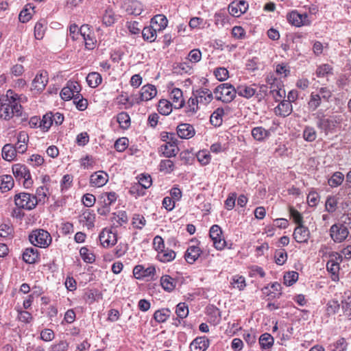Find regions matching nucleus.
<instances>
[{"instance_id": "nucleus-1", "label": "nucleus", "mask_w": 351, "mask_h": 351, "mask_svg": "<svg viewBox=\"0 0 351 351\" xmlns=\"http://www.w3.org/2000/svg\"><path fill=\"white\" fill-rule=\"evenodd\" d=\"M21 98L13 90H8L5 95H0V118L10 120L12 118L27 120V115L21 105Z\"/></svg>"}, {"instance_id": "nucleus-2", "label": "nucleus", "mask_w": 351, "mask_h": 351, "mask_svg": "<svg viewBox=\"0 0 351 351\" xmlns=\"http://www.w3.org/2000/svg\"><path fill=\"white\" fill-rule=\"evenodd\" d=\"M213 93L217 100L224 103H230L236 97L237 90L232 84L224 83L217 86L215 88Z\"/></svg>"}, {"instance_id": "nucleus-3", "label": "nucleus", "mask_w": 351, "mask_h": 351, "mask_svg": "<svg viewBox=\"0 0 351 351\" xmlns=\"http://www.w3.org/2000/svg\"><path fill=\"white\" fill-rule=\"evenodd\" d=\"M341 121L342 119L340 116L332 115L326 117L324 115H318L317 125L318 128L327 135L329 132H333L337 127L341 124Z\"/></svg>"}, {"instance_id": "nucleus-4", "label": "nucleus", "mask_w": 351, "mask_h": 351, "mask_svg": "<svg viewBox=\"0 0 351 351\" xmlns=\"http://www.w3.org/2000/svg\"><path fill=\"white\" fill-rule=\"evenodd\" d=\"M29 240L34 246L45 248L50 245L51 237L46 230L36 229L29 234Z\"/></svg>"}, {"instance_id": "nucleus-5", "label": "nucleus", "mask_w": 351, "mask_h": 351, "mask_svg": "<svg viewBox=\"0 0 351 351\" xmlns=\"http://www.w3.org/2000/svg\"><path fill=\"white\" fill-rule=\"evenodd\" d=\"M343 261L342 255L337 252H331L329 254V260L326 263V269L331 274L332 280L339 279L340 263Z\"/></svg>"}, {"instance_id": "nucleus-6", "label": "nucleus", "mask_w": 351, "mask_h": 351, "mask_svg": "<svg viewBox=\"0 0 351 351\" xmlns=\"http://www.w3.org/2000/svg\"><path fill=\"white\" fill-rule=\"evenodd\" d=\"M15 205L19 208L30 210L38 204L36 197L27 193H20L14 196Z\"/></svg>"}, {"instance_id": "nucleus-7", "label": "nucleus", "mask_w": 351, "mask_h": 351, "mask_svg": "<svg viewBox=\"0 0 351 351\" xmlns=\"http://www.w3.org/2000/svg\"><path fill=\"white\" fill-rule=\"evenodd\" d=\"M329 233L331 239L337 243H343L350 234L347 226L341 223H336L332 225Z\"/></svg>"}, {"instance_id": "nucleus-8", "label": "nucleus", "mask_w": 351, "mask_h": 351, "mask_svg": "<svg viewBox=\"0 0 351 351\" xmlns=\"http://www.w3.org/2000/svg\"><path fill=\"white\" fill-rule=\"evenodd\" d=\"M12 172L15 178L18 180H24L23 185L26 188H29L33 184V180L28 168L20 163L12 166Z\"/></svg>"}, {"instance_id": "nucleus-9", "label": "nucleus", "mask_w": 351, "mask_h": 351, "mask_svg": "<svg viewBox=\"0 0 351 351\" xmlns=\"http://www.w3.org/2000/svg\"><path fill=\"white\" fill-rule=\"evenodd\" d=\"M209 235L215 249L222 250L225 248L226 242L222 235V230L219 226H212L210 228Z\"/></svg>"}, {"instance_id": "nucleus-10", "label": "nucleus", "mask_w": 351, "mask_h": 351, "mask_svg": "<svg viewBox=\"0 0 351 351\" xmlns=\"http://www.w3.org/2000/svg\"><path fill=\"white\" fill-rule=\"evenodd\" d=\"M287 18L292 25L298 27L307 26L311 24L308 15L306 13H299L297 10L291 12Z\"/></svg>"}, {"instance_id": "nucleus-11", "label": "nucleus", "mask_w": 351, "mask_h": 351, "mask_svg": "<svg viewBox=\"0 0 351 351\" xmlns=\"http://www.w3.org/2000/svg\"><path fill=\"white\" fill-rule=\"evenodd\" d=\"M121 8L130 15L138 16L143 10V5L141 2L137 0H125Z\"/></svg>"}, {"instance_id": "nucleus-12", "label": "nucleus", "mask_w": 351, "mask_h": 351, "mask_svg": "<svg viewBox=\"0 0 351 351\" xmlns=\"http://www.w3.org/2000/svg\"><path fill=\"white\" fill-rule=\"evenodd\" d=\"M157 94V90L155 86L152 84H147L143 86L140 91L139 97L136 99V102L147 101L151 100Z\"/></svg>"}, {"instance_id": "nucleus-13", "label": "nucleus", "mask_w": 351, "mask_h": 351, "mask_svg": "<svg viewBox=\"0 0 351 351\" xmlns=\"http://www.w3.org/2000/svg\"><path fill=\"white\" fill-rule=\"evenodd\" d=\"M248 8V4L246 1L241 0L239 2H232L228 5V12L230 14L234 17H239L245 13Z\"/></svg>"}, {"instance_id": "nucleus-14", "label": "nucleus", "mask_w": 351, "mask_h": 351, "mask_svg": "<svg viewBox=\"0 0 351 351\" xmlns=\"http://www.w3.org/2000/svg\"><path fill=\"white\" fill-rule=\"evenodd\" d=\"M99 239L104 247L113 246L117 241L116 234L107 230H102L99 234Z\"/></svg>"}, {"instance_id": "nucleus-15", "label": "nucleus", "mask_w": 351, "mask_h": 351, "mask_svg": "<svg viewBox=\"0 0 351 351\" xmlns=\"http://www.w3.org/2000/svg\"><path fill=\"white\" fill-rule=\"evenodd\" d=\"M193 96L198 99L200 104L207 105L213 99V93L208 88H201L195 91H193Z\"/></svg>"}, {"instance_id": "nucleus-16", "label": "nucleus", "mask_w": 351, "mask_h": 351, "mask_svg": "<svg viewBox=\"0 0 351 351\" xmlns=\"http://www.w3.org/2000/svg\"><path fill=\"white\" fill-rule=\"evenodd\" d=\"M108 181V175L103 171L95 172L90 178V185L95 187H101L104 186Z\"/></svg>"}, {"instance_id": "nucleus-17", "label": "nucleus", "mask_w": 351, "mask_h": 351, "mask_svg": "<svg viewBox=\"0 0 351 351\" xmlns=\"http://www.w3.org/2000/svg\"><path fill=\"white\" fill-rule=\"evenodd\" d=\"M293 239L298 243H306L310 237V232L304 225L296 226L293 234Z\"/></svg>"}, {"instance_id": "nucleus-18", "label": "nucleus", "mask_w": 351, "mask_h": 351, "mask_svg": "<svg viewBox=\"0 0 351 351\" xmlns=\"http://www.w3.org/2000/svg\"><path fill=\"white\" fill-rule=\"evenodd\" d=\"M177 134L181 138H191L195 134L193 126L189 123H181L177 127Z\"/></svg>"}, {"instance_id": "nucleus-19", "label": "nucleus", "mask_w": 351, "mask_h": 351, "mask_svg": "<svg viewBox=\"0 0 351 351\" xmlns=\"http://www.w3.org/2000/svg\"><path fill=\"white\" fill-rule=\"evenodd\" d=\"M202 251L197 245H190L186 250L184 258L189 264L194 263L199 257Z\"/></svg>"}, {"instance_id": "nucleus-20", "label": "nucleus", "mask_w": 351, "mask_h": 351, "mask_svg": "<svg viewBox=\"0 0 351 351\" xmlns=\"http://www.w3.org/2000/svg\"><path fill=\"white\" fill-rule=\"evenodd\" d=\"M156 269L154 266L145 268L143 265H136L133 269L134 276L137 279H141L145 277H150L154 274Z\"/></svg>"}, {"instance_id": "nucleus-21", "label": "nucleus", "mask_w": 351, "mask_h": 351, "mask_svg": "<svg viewBox=\"0 0 351 351\" xmlns=\"http://www.w3.org/2000/svg\"><path fill=\"white\" fill-rule=\"evenodd\" d=\"M89 30V27L88 25H83L80 27V36L83 37V39L85 43V47L91 50L93 49L95 47L96 40L88 34L87 32Z\"/></svg>"}, {"instance_id": "nucleus-22", "label": "nucleus", "mask_w": 351, "mask_h": 351, "mask_svg": "<svg viewBox=\"0 0 351 351\" xmlns=\"http://www.w3.org/2000/svg\"><path fill=\"white\" fill-rule=\"evenodd\" d=\"M209 346V340L206 337L195 338L190 344L191 351H205Z\"/></svg>"}, {"instance_id": "nucleus-23", "label": "nucleus", "mask_w": 351, "mask_h": 351, "mask_svg": "<svg viewBox=\"0 0 351 351\" xmlns=\"http://www.w3.org/2000/svg\"><path fill=\"white\" fill-rule=\"evenodd\" d=\"M170 97L173 101L171 103L175 108H182L184 105V100L183 98L182 91L180 88H173L170 93Z\"/></svg>"}, {"instance_id": "nucleus-24", "label": "nucleus", "mask_w": 351, "mask_h": 351, "mask_svg": "<svg viewBox=\"0 0 351 351\" xmlns=\"http://www.w3.org/2000/svg\"><path fill=\"white\" fill-rule=\"evenodd\" d=\"M48 78L45 74L40 73L36 75L34 79L32 86V89L38 92L43 90L47 84Z\"/></svg>"}, {"instance_id": "nucleus-25", "label": "nucleus", "mask_w": 351, "mask_h": 351, "mask_svg": "<svg viewBox=\"0 0 351 351\" xmlns=\"http://www.w3.org/2000/svg\"><path fill=\"white\" fill-rule=\"evenodd\" d=\"M38 257V250L33 247L27 248L23 254V261L29 264L34 263Z\"/></svg>"}, {"instance_id": "nucleus-26", "label": "nucleus", "mask_w": 351, "mask_h": 351, "mask_svg": "<svg viewBox=\"0 0 351 351\" xmlns=\"http://www.w3.org/2000/svg\"><path fill=\"white\" fill-rule=\"evenodd\" d=\"M177 281L169 275L162 276L160 278V285L163 289L171 292L176 288Z\"/></svg>"}, {"instance_id": "nucleus-27", "label": "nucleus", "mask_w": 351, "mask_h": 351, "mask_svg": "<svg viewBox=\"0 0 351 351\" xmlns=\"http://www.w3.org/2000/svg\"><path fill=\"white\" fill-rule=\"evenodd\" d=\"M255 84H253L252 86H239L237 88V93H238L239 95L245 97V98H251L252 96H254L256 92V89L254 87L255 86Z\"/></svg>"}, {"instance_id": "nucleus-28", "label": "nucleus", "mask_w": 351, "mask_h": 351, "mask_svg": "<svg viewBox=\"0 0 351 351\" xmlns=\"http://www.w3.org/2000/svg\"><path fill=\"white\" fill-rule=\"evenodd\" d=\"M1 155L4 160L12 161L16 156V149L12 144H5L2 148Z\"/></svg>"}, {"instance_id": "nucleus-29", "label": "nucleus", "mask_w": 351, "mask_h": 351, "mask_svg": "<svg viewBox=\"0 0 351 351\" xmlns=\"http://www.w3.org/2000/svg\"><path fill=\"white\" fill-rule=\"evenodd\" d=\"M168 21L163 14H158L151 20V24L156 27L158 31L163 30L167 26Z\"/></svg>"}, {"instance_id": "nucleus-30", "label": "nucleus", "mask_w": 351, "mask_h": 351, "mask_svg": "<svg viewBox=\"0 0 351 351\" xmlns=\"http://www.w3.org/2000/svg\"><path fill=\"white\" fill-rule=\"evenodd\" d=\"M254 138L258 141H263L270 136V132L263 127H256L252 130Z\"/></svg>"}, {"instance_id": "nucleus-31", "label": "nucleus", "mask_w": 351, "mask_h": 351, "mask_svg": "<svg viewBox=\"0 0 351 351\" xmlns=\"http://www.w3.org/2000/svg\"><path fill=\"white\" fill-rule=\"evenodd\" d=\"M14 184V180L11 176L3 175L0 177V190L3 193L12 189Z\"/></svg>"}, {"instance_id": "nucleus-32", "label": "nucleus", "mask_w": 351, "mask_h": 351, "mask_svg": "<svg viewBox=\"0 0 351 351\" xmlns=\"http://www.w3.org/2000/svg\"><path fill=\"white\" fill-rule=\"evenodd\" d=\"M157 31L156 27L151 24L149 26L144 27L142 30L143 37L146 40L153 42L156 38Z\"/></svg>"}, {"instance_id": "nucleus-33", "label": "nucleus", "mask_w": 351, "mask_h": 351, "mask_svg": "<svg viewBox=\"0 0 351 351\" xmlns=\"http://www.w3.org/2000/svg\"><path fill=\"white\" fill-rule=\"evenodd\" d=\"M197 99L192 93V96L189 99L186 106V112L188 114L193 115L198 111L199 102Z\"/></svg>"}, {"instance_id": "nucleus-34", "label": "nucleus", "mask_w": 351, "mask_h": 351, "mask_svg": "<svg viewBox=\"0 0 351 351\" xmlns=\"http://www.w3.org/2000/svg\"><path fill=\"white\" fill-rule=\"evenodd\" d=\"M160 149L163 155L167 158L175 156L179 151L177 144H165L161 145Z\"/></svg>"}, {"instance_id": "nucleus-35", "label": "nucleus", "mask_w": 351, "mask_h": 351, "mask_svg": "<svg viewBox=\"0 0 351 351\" xmlns=\"http://www.w3.org/2000/svg\"><path fill=\"white\" fill-rule=\"evenodd\" d=\"M290 219L296 225L300 226L304 225V217L302 214L293 206L289 207Z\"/></svg>"}, {"instance_id": "nucleus-36", "label": "nucleus", "mask_w": 351, "mask_h": 351, "mask_svg": "<svg viewBox=\"0 0 351 351\" xmlns=\"http://www.w3.org/2000/svg\"><path fill=\"white\" fill-rule=\"evenodd\" d=\"M86 82L91 88L97 87L102 82L101 75L97 72H91L86 77Z\"/></svg>"}, {"instance_id": "nucleus-37", "label": "nucleus", "mask_w": 351, "mask_h": 351, "mask_svg": "<svg viewBox=\"0 0 351 351\" xmlns=\"http://www.w3.org/2000/svg\"><path fill=\"white\" fill-rule=\"evenodd\" d=\"M343 180L344 175L340 171H336L328 180V184L332 188H335L340 186Z\"/></svg>"}, {"instance_id": "nucleus-38", "label": "nucleus", "mask_w": 351, "mask_h": 351, "mask_svg": "<svg viewBox=\"0 0 351 351\" xmlns=\"http://www.w3.org/2000/svg\"><path fill=\"white\" fill-rule=\"evenodd\" d=\"M158 259L163 263L170 262L176 258V252L172 250H162L157 255Z\"/></svg>"}, {"instance_id": "nucleus-39", "label": "nucleus", "mask_w": 351, "mask_h": 351, "mask_svg": "<svg viewBox=\"0 0 351 351\" xmlns=\"http://www.w3.org/2000/svg\"><path fill=\"white\" fill-rule=\"evenodd\" d=\"M224 114L225 112L223 108H217L210 116V123L215 126L221 125L222 123V117L224 115Z\"/></svg>"}, {"instance_id": "nucleus-40", "label": "nucleus", "mask_w": 351, "mask_h": 351, "mask_svg": "<svg viewBox=\"0 0 351 351\" xmlns=\"http://www.w3.org/2000/svg\"><path fill=\"white\" fill-rule=\"evenodd\" d=\"M117 197L118 195L115 192L104 193L100 196L104 207H110L111 204L116 202Z\"/></svg>"}, {"instance_id": "nucleus-41", "label": "nucleus", "mask_w": 351, "mask_h": 351, "mask_svg": "<svg viewBox=\"0 0 351 351\" xmlns=\"http://www.w3.org/2000/svg\"><path fill=\"white\" fill-rule=\"evenodd\" d=\"M259 344L262 349H269L274 344V338L269 333H264L259 337Z\"/></svg>"}, {"instance_id": "nucleus-42", "label": "nucleus", "mask_w": 351, "mask_h": 351, "mask_svg": "<svg viewBox=\"0 0 351 351\" xmlns=\"http://www.w3.org/2000/svg\"><path fill=\"white\" fill-rule=\"evenodd\" d=\"M173 105L166 99H160L158 105V110L162 115H168L172 111Z\"/></svg>"}, {"instance_id": "nucleus-43", "label": "nucleus", "mask_w": 351, "mask_h": 351, "mask_svg": "<svg viewBox=\"0 0 351 351\" xmlns=\"http://www.w3.org/2000/svg\"><path fill=\"white\" fill-rule=\"evenodd\" d=\"M332 67L328 64H323L317 66L315 74L317 77H325L332 74Z\"/></svg>"}, {"instance_id": "nucleus-44", "label": "nucleus", "mask_w": 351, "mask_h": 351, "mask_svg": "<svg viewBox=\"0 0 351 351\" xmlns=\"http://www.w3.org/2000/svg\"><path fill=\"white\" fill-rule=\"evenodd\" d=\"M34 12V8L30 5H27L20 12L19 19L22 23L29 21Z\"/></svg>"}, {"instance_id": "nucleus-45", "label": "nucleus", "mask_w": 351, "mask_h": 351, "mask_svg": "<svg viewBox=\"0 0 351 351\" xmlns=\"http://www.w3.org/2000/svg\"><path fill=\"white\" fill-rule=\"evenodd\" d=\"M338 204V198L334 195H330L326 198L325 203V209L330 213L336 211Z\"/></svg>"}, {"instance_id": "nucleus-46", "label": "nucleus", "mask_w": 351, "mask_h": 351, "mask_svg": "<svg viewBox=\"0 0 351 351\" xmlns=\"http://www.w3.org/2000/svg\"><path fill=\"white\" fill-rule=\"evenodd\" d=\"M53 124V112L45 114L40 121L38 126L43 130L47 131Z\"/></svg>"}, {"instance_id": "nucleus-47", "label": "nucleus", "mask_w": 351, "mask_h": 351, "mask_svg": "<svg viewBox=\"0 0 351 351\" xmlns=\"http://www.w3.org/2000/svg\"><path fill=\"white\" fill-rule=\"evenodd\" d=\"M117 121L121 128L127 129L130 125V117L125 112H121L117 114Z\"/></svg>"}, {"instance_id": "nucleus-48", "label": "nucleus", "mask_w": 351, "mask_h": 351, "mask_svg": "<svg viewBox=\"0 0 351 351\" xmlns=\"http://www.w3.org/2000/svg\"><path fill=\"white\" fill-rule=\"evenodd\" d=\"M46 25L47 23L45 20H40L36 23L34 27V35L36 39L40 40L43 38L45 34Z\"/></svg>"}, {"instance_id": "nucleus-49", "label": "nucleus", "mask_w": 351, "mask_h": 351, "mask_svg": "<svg viewBox=\"0 0 351 351\" xmlns=\"http://www.w3.org/2000/svg\"><path fill=\"white\" fill-rule=\"evenodd\" d=\"M80 254L83 261L87 263H92L95 260V256L86 247H82L80 250Z\"/></svg>"}, {"instance_id": "nucleus-50", "label": "nucleus", "mask_w": 351, "mask_h": 351, "mask_svg": "<svg viewBox=\"0 0 351 351\" xmlns=\"http://www.w3.org/2000/svg\"><path fill=\"white\" fill-rule=\"evenodd\" d=\"M176 313L180 319L186 318L189 315V308L186 303L180 302L176 306Z\"/></svg>"}, {"instance_id": "nucleus-51", "label": "nucleus", "mask_w": 351, "mask_h": 351, "mask_svg": "<svg viewBox=\"0 0 351 351\" xmlns=\"http://www.w3.org/2000/svg\"><path fill=\"white\" fill-rule=\"evenodd\" d=\"M319 194L314 190L311 191L307 195V203L308 206L311 207H315L319 204Z\"/></svg>"}, {"instance_id": "nucleus-52", "label": "nucleus", "mask_w": 351, "mask_h": 351, "mask_svg": "<svg viewBox=\"0 0 351 351\" xmlns=\"http://www.w3.org/2000/svg\"><path fill=\"white\" fill-rule=\"evenodd\" d=\"M321 99L322 98L319 94L312 93L308 103L309 108L312 110H316L321 104Z\"/></svg>"}, {"instance_id": "nucleus-53", "label": "nucleus", "mask_w": 351, "mask_h": 351, "mask_svg": "<svg viewBox=\"0 0 351 351\" xmlns=\"http://www.w3.org/2000/svg\"><path fill=\"white\" fill-rule=\"evenodd\" d=\"M303 137L308 142L314 141L317 138V132L313 127H306L303 132Z\"/></svg>"}, {"instance_id": "nucleus-54", "label": "nucleus", "mask_w": 351, "mask_h": 351, "mask_svg": "<svg viewBox=\"0 0 351 351\" xmlns=\"http://www.w3.org/2000/svg\"><path fill=\"white\" fill-rule=\"evenodd\" d=\"M231 285L234 288L243 290L246 286L245 278L241 276H234L232 277Z\"/></svg>"}, {"instance_id": "nucleus-55", "label": "nucleus", "mask_w": 351, "mask_h": 351, "mask_svg": "<svg viewBox=\"0 0 351 351\" xmlns=\"http://www.w3.org/2000/svg\"><path fill=\"white\" fill-rule=\"evenodd\" d=\"M170 311L168 309H162L156 311L154 314V319L159 322H165L169 316Z\"/></svg>"}, {"instance_id": "nucleus-56", "label": "nucleus", "mask_w": 351, "mask_h": 351, "mask_svg": "<svg viewBox=\"0 0 351 351\" xmlns=\"http://www.w3.org/2000/svg\"><path fill=\"white\" fill-rule=\"evenodd\" d=\"M343 314L347 319H351V300L350 299L341 301V305Z\"/></svg>"}, {"instance_id": "nucleus-57", "label": "nucleus", "mask_w": 351, "mask_h": 351, "mask_svg": "<svg viewBox=\"0 0 351 351\" xmlns=\"http://www.w3.org/2000/svg\"><path fill=\"white\" fill-rule=\"evenodd\" d=\"M145 224L146 220L143 215L139 214L134 215L132 217V225L135 228L141 230Z\"/></svg>"}, {"instance_id": "nucleus-58", "label": "nucleus", "mask_w": 351, "mask_h": 351, "mask_svg": "<svg viewBox=\"0 0 351 351\" xmlns=\"http://www.w3.org/2000/svg\"><path fill=\"white\" fill-rule=\"evenodd\" d=\"M115 15L112 10H106L103 16V23L106 26H110L115 22Z\"/></svg>"}, {"instance_id": "nucleus-59", "label": "nucleus", "mask_w": 351, "mask_h": 351, "mask_svg": "<svg viewBox=\"0 0 351 351\" xmlns=\"http://www.w3.org/2000/svg\"><path fill=\"white\" fill-rule=\"evenodd\" d=\"M138 184L140 185L141 190L143 189H148L152 184V178L149 175L141 174L139 177Z\"/></svg>"}, {"instance_id": "nucleus-60", "label": "nucleus", "mask_w": 351, "mask_h": 351, "mask_svg": "<svg viewBox=\"0 0 351 351\" xmlns=\"http://www.w3.org/2000/svg\"><path fill=\"white\" fill-rule=\"evenodd\" d=\"M340 304L337 300H330L326 304V312L330 315H335L340 308Z\"/></svg>"}, {"instance_id": "nucleus-61", "label": "nucleus", "mask_w": 351, "mask_h": 351, "mask_svg": "<svg viewBox=\"0 0 351 351\" xmlns=\"http://www.w3.org/2000/svg\"><path fill=\"white\" fill-rule=\"evenodd\" d=\"M82 220L86 221V225L88 228L93 227L94 226V221L95 215L92 212L87 210L82 214Z\"/></svg>"}, {"instance_id": "nucleus-62", "label": "nucleus", "mask_w": 351, "mask_h": 351, "mask_svg": "<svg viewBox=\"0 0 351 351\" xmlns=\"http://www.w3.org/2000/svg\"><path fill=\"white\" fill-rule=\"evenodd\" d=\"M73 103L79 110H84L88 106L87 99L83 98L82 95L75 96L73 99Z\"/></svg>"}, {"instance_id": "nucleus-63", "label": "nucleus", "mask_w": 351, "mask_h": 351, "mask_svg": "<svg viewBox=\"0 0 351 351\" xmlns=\"http://www.w3.org/2000/svg\"><path fill=\"white\" fill-rule=\"evenodd\" d=\"M128 145V139L125 137L119 138L114 143V148L119 152L125 151Z\"/></svg>"}, {"instance_id": "nucleus-64", "label": "nucleus", "mask_w": 351, "mask_h": 351, "mask_svg": "<svg viewBox=\"0 0 351 351\" xmlns=\"http://www.w3.org/2000/svg\"><path fill=\"white\" fill-rule=\"evenodd\" d=\"M214 74L219 81H225L228 78V71L224 67H219L215 69Z\"/></svg>"}]
</instances>
